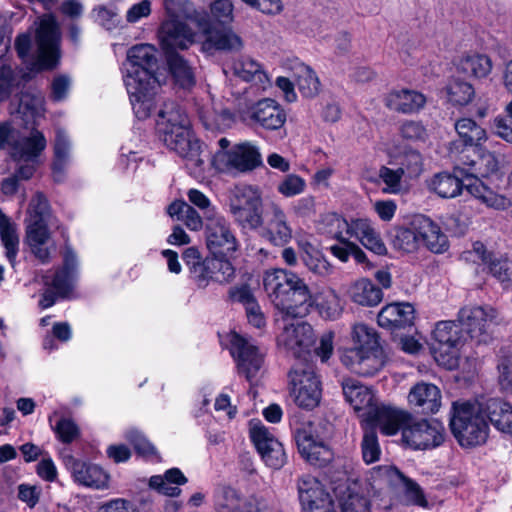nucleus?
Segmentation results:
<instances>
[{
    "mask_svg": "<svg viewBox=\"0 0 512 512\" xmlns=\"http://www.w3.org/2000/svg\"><path fill=\"white\" fill-rule=\"evenodd\" d=\"M263 287L284 318L305 317L314 304L328 319H335L342 310L339 296L334 290L328 289L321 297H315L303 279L284 269L267 270L263 275Z\"/></svg>",
    "mask_w": 512,
    "mask_h": 512,
    "instance_id": "1",
    "label": "nucleus"
},
{
    "mask_svg": "<svg viewBox=\"0 0 512 512\" xmlns=\"http://www.w3.org/2000/svg\"><path fill=\"white\" fill-rule=\"evenodd\" d=\"M157 50L151 44H137L127 51L123 81L138 119H146L155 108L157 94Z\"/></svg>",
    "mask_w": 512,
    "mask_h": 512,
    "instance_id": "2",
    "label": "nucleus"
},
{
    "mask_svg": "<svg viewBox=\"0 0 512 512\" xmlns=\"http://www.w3.org/2000/svg\"><path fill=\"white\" fill-rule=\"evenodd\" d=\"M156 131L163 144L185 160L192 175L202 176L204 160L200 141L193 136L190 121L177 103L169 101L163 104L157 114Z\"/></svg>",
    "mask_w": 512,
    "mask_h": 512,
    "instance_id": "3",
    "label": "nucleus"
},
{
    "mask_svg": "<svg viewBox=\"0 0 512 512\" xmlns=\"http://www.w3.org/2000/svg\"><path fill=\"white\" fill-rule=\"evenodd\" d=\"M36 29V56L31 57V37L28 33L20 34L15 40V48L18 56L26 63L31 64V69L36 71L52 69L57 66L60 59L61 32L59 24L52 14H45L39 18Z\"/></svg>",
    "mask_w": 512,
    "mask_h": 512,
    "instance_id": "4",
    "label": "nucleus"
},
{
    "mask_svg": "<svg viewBox=\"0 0 512 512\" xmlns=\"http://www.w3.org/2000/svg\"><path fill=\"white\" fill-rule=\"evenodd\" d=\"M342 390L345 400L361 413L366 425H378L380 431L387 436H392L396 426L392 424L407 417L399 411V408L378 404L372 390L356 379L347 378L342 382Z\"/></svg>",
    "mask_w": 512,
    "mask_h": 512,
    "instance_id": "5",
    "label": "nucleus"
},
{
    "mask_svg": "<svg viewBox=\"0 0 512 512\" xmlns=\"http://www.w3.org/2000/svg\"><path fill=\"white\" fill-rule=\"evenodd\" d=\"M486 418L485 404L470 401L453 403L450 427L462 447H474L486 442L489 434Z\"/></svg>",
    "mask_w": 512,
    "mask_h": 512,
    "instance_id": "6",
    "label": "nucleus"
},
{
    "mask_svg": "<svg viewBox=\"0 0 512 512\" xmlns=\"http://www.w3.org/2000/svg\"><path fill=\"white\" fill-rule=\"evenodd\" d=\"M218 147L212 157V165L220 172L247 173L263 164L259 148L250 142L230 147V141L223 137L218 140Z\"/></svg>",
    "mask_w": 512,
    "mask_h": 512,
    "instance_id": "7",
    "label": "nucleus"
},
{
    "mask_svg": "<svg viewBox=\"0 0 512 512\" xmlns=\"http://www.w3.org/2000/svg\"><path fill=\"white\" fill-rule=\"evenodd\" d=\"M400 412L407 415L403 420L392 422L396 426L397 434L402 432V440L415 450L432 449L440 446L444 441V427L436 421L415 420L413 416L402 409Z\"/></svg>",
    "mask_w": 512,
    "mask_h": 512,
    "instance_id": "8",
    "label": "nucleus"
},
{
    "mask_svg": "<svg viewBox=\"0 0 512 512\" xmlns=\"http://www.w3.org/2000/svg\"><path fill=\"white\" fill-rule=\"evenodd\" d=\"M432 353L435 361L446 369L459 366L460 350L466 337L459 324L454 321H441L433 331Z\"/></svg>",
    "mask_w": 512,
    "mask_h": 512,
    "instance_id": "9",
    "label": "nucleus"
},
{
    "mask_svg": "<svg viewBox=\"0 0 512 512\" xmlns=\"http://www.w3.org/2000/svg\"><path fill=\"white\" fill-rule=\"evenodd\" d=\"M262 192L254 185L237 186L229 200V211L243 228L257 229L263 224Z\"/></svg>",
    "mask_w": 512,
    "mask_h": 512,
    "instance_id": "10",
    "label": "nucleus"
},
{
    "mask_svg": "<svg viewBox=\"0 0 512 512\" xmlns=\"http://www.w3.org/2000/svg\"><path fill=\"white\" fill-rule=\"evenodd\" d=\"M291 395L295 403L304 409L315 408L321 399V382L309 362H296L289 374Z\"/></svg>",
    "mask_w": 512,
    "mask_h": 512,
    "instance_id": "11",
    "label": "nucleus"
},
{
    "mask_svg": "<svg viewBox=\"0 0 512 512\" xmlns=\"http://www.w3.org/2000/svg\"><path fill=\"white\" fill-rule=\"evenodd\" d=\"M230 353L236 362L238 374L250 383L256 381L264 368V352L250 338L238 333L229 336Z\"/></svg>",
    "mask_w": 512,
    "mask_h": 512,
    "instance_id": "12",
    "label": "nucleus"
},
{
    "mask_svg": "<svg viewBox=\"0 0 512 512\" xmlns=\"http://www.w3.org/2000/svg\"><path fill=\"white\" fill-rule=\"evenodd\" d=\"M76 267V255L67 247L63 256L62 268L44 276L46 288L39 302L42 308L53 306L58 297H66L71 292L76 277Z\"/></svg>",
    "mask_w": 512,
    "mask_h": 512,
    "instance_id": "13",
    "label": "nucleus"
},
{
    "mask_svg": "<svg viewBox=\"0 0 512 512\" xmlns=\"http://www.w3.org/2000/svg\"><path fill=\"white\" fill-rule=\"evenodd\" d=\"M459 146L456 142L450 143V155L455 158L456 168L463 166L462 169L467 175L486 178L500 170V158L496 152L487 151L479 146L473 150L477 158L471 159L470 149L459 150Z\"/></svg>",
    "mask_w": 512,
    "mask_h": 512,
    "instance_id": "14",
    "label": "nucleus"
},
{
    "mask_svg": "<svg viewBox=\"0 0 512 512\" xmlns=\"http://www.w3.org/2000/svg\"><path fill=\"white\" fill-rule=\"evenodd\" d=\"M205 239L214 256H227L238 249V241L229 221L221 213H210L205 220Z\"/></svg>",
    "mask_w": 512,
    "mask_h": 512,
    "instance_id": "15",
    "label": "nucleus"
},
{
    "mask_svg": "<svg viewBox=\"0 0 512 512\" xmlns=\"http://www.w3.org/2000/svg\"><path fill=\"white\" fill-rule=\"evenodd\" d=\"M249 435L264 463L273 469H280L287 460L282 443L259 420L249 423Z\"/></svg>",
    "mask_w": 512,
    "mask_h": 512,
    "instance_id": "16",
    "label": "nucleus"
},
{
    "mask_svg": "<svg viewBox=\"0 0 512 512\" xmlns=\"http://www.w3.org/2000/svg\"><path fill=\"white\" fill-rule=\"evenodd\" d=\"M278 346L296 358V362H308L310 348L314 343V333L311 325L306 322H296L285 325L277 337Z\"/></svg>",
    "mask_w": 512,
    "mask_h": 512,
    "instance_id": "17",
    "label": "nucleus"
},
{
    "mask_svg": "<svg viewBox=\"0 0 512 512\" xmlns=\"http://www.w3.org/2000/svg\"><path fill=\"white\" fill-rule=\"evenodd\" d=\"M494 319L495 310L488 306H465L458 313V321L466 334L478 344L490 340Z\"/></svg>",
    "mask_w": 512,
    "mask_h": 512,
    "instance_id": "18",
    "label": "nucleus"
},
{
    "mask_svg": "<svg viewBox=\"0 0 512 512\" xmlns=\"http://www.w3.org/2000/svg\"><path fill=\"white\" fill-rule=\"evenodd\" d=\"M295 441L300 455L310 464L322 466L332 459V452L315 434L311 423H304L295 431Z\"/></svg>",
    "mask_w": 512,
    "mask_h": 512,
    "instance_id": "19",
    "label": "nucleus"
},
{
    "mask_svg": "<svg viewBox=\"0 0 512 512\" xmlns=\"http://www.w3.org/2000/svg\"><path fill=\"white\" fill-rule=\"evenodd\" d=\"M63 463L78 485L97 490L108 487L109 475L99 465L76 459L72 455L64 456Z\"/></svg>",
    "mask_w": 512,
    "mask_h": 512,
    "instance_id": "20",
    "label": "nucleus"
},
{
    "mask_svg": "<svg viewBox=\"0 0 512 512\" xmlns=\"http://www.w3.org/2000/svg\"><path fill=\"white\" fill-rule=\"evenodd\" d=\"M195 108L203 126L209 130H226L233 126L235 118L221 102H216L209 93L195 101Z\"/></svg>",
    "mask_w": 512,
    "mask_h": 512,
    "instance_id": "21",
    "label": "nucleus"
},
{
    "mask_svg": "<svg viewBox=\"0 0 512 512\" xmlns=\"http://www.w3.org/2000/svg\"><path fill=\"white\" fill-rule=\"evenodd\" d=\"M263 237L276 246L287 244L292 238V227L283 207L272 201L267 205L263 219Z\"/></svg>",
    "mask_w": 512,
    "mask_h": 512,
    "instance_id": "22",
    "label": "nucleus"
},
{
    "mask_svg": "<svg viewBox=\"0 0 512 512\" xmlns=\"http://www.w3.org/2000/svg\"><path fill=\"white\" fill-rule=\"evenodd\" d=\"M342 363L353 373L360 376H373L385 364V355L382 348L370 351L345 350L341 357Z\"/></svg>",
    "mask_w": 512,
    "mask_h": 512,
    "instance_id": "23",
    "label": "nucleus"
},
{
    "mask_svg": "<svg viewBox=\"0 0 512 512\" xmlns=\"http://www.w3.org/2000/svg\"><path fill=\"white\" fill-rule=\"evenodd\" d=\"M298 496L304 512L330 509L333 507L331 495L325 491L317 478L303 475L297 482Z\"/></svg>",
    "mask_w": 512,
    "mask_h": 512,
    "instance_id": "24",
    "label": "nucleus"
},
{
    "mask_svg": "<svg viewBox=\"0 0 512 512\" xmlns=\"http://www.w3.org/2000/svg\"><path fill=\"white\" fill-rule=\"evenodd\" d=\"M347 230L346 241L357 240L377 255L386 254L387 248L370 219L351 218Z\"/></svg>",
    "mask_w": 512,
    "mask_h": 512,
    "instance_id": "25",
    "label": "nucleus"
},
{
    "mask_svg": "<svg viewBox=\"0 0 512 512\" xmlns=\"http://www.w3.org/2000/svg\"><path fill=\"white\" fill-rule=\"evenodd\" d=\"M249 118L258 126L266 130H278L286 122V113L275 100L265 98L255 103L249 109Z\"/></svg>",
    "mask_w": 512,
    "mask_h": 512,
    "instance_id": "26",
    "label": "nucleus"
},
{
    "mask_svg": "<svg viewBox=\"0 0 512 512\" xmlns=\"http://www.w3.org/2000/svg\"><path fill=\"white\" fill-rule=\"evenodd\" d=\"M162 45L166 50L187 49L196 38L195 31L181 20H166L160 29Z\"/></svg>",
    "mask_w": 512,
    "mask_h": 512,
    "instance_id": "27",
    "label": "nucleus"
},
{
    "mask_svg": "<svg viewBox=\"0 0 512 512\" xmlns=\"http://www.w3.org/2000/svg\"><path fill=\"white\" fill-rule=\"evenodd\" d=\"M213 505L216 512H270L266 507L249 502L228 486H221L215 490Z\"/></svg>",
    "mask_w": 512,
    "mask_h": 512,
    "instance_id": "28",
    "label": "nucleus"
},
{
    "mask_svg": "<svg viewBox=\"0 0 512 512\" xmlns=\"http://www.w3.org/2000/svg\"><path fill=\"white\" fill-rule=\"evenodd\" d=\"M47 140L44 134L33 128L29 135L20 136L17 144L13 147L10 157L16 161L40 162V156L46 149Z\"/></svg>",
    "mask_w": 512,
    "mask_h": 512,
    "instance_id": "29",
    "label": "nucleus"
},
{
    "mask_svg": "<svg viewBox=\"0 0 512 512\" xmlns=\"http://www.w3.org/2000/svg\"><path fill=\"white\" fill-rule=\"evenodd\" d=\"M485 414L502 437L512 441V404L501 398H490L485 402Z\"/></svg>",
    "mask_w": 512,
    "mask_h": 512,
    "instance_id": "30",
    "label": "nucleus"
},
{
    "mask_svg": "<svg viewBox=\"0 0 512 512\" xmlns=\"http://www.w3.org/2000/svg\"><path fill=\"white\" fill-rule=\"evenodd\" d=\"M485 414L502 437L512 441V404L501 398H490L485 402Z\"/></svg>",
    "mask_w": 512,
    "mask_h": 512,
    "instance_id": "31",
    "label": "nucleus"
},
{
    "mask_svg": "<svg viewBox=\"0 0 512 512\" xmlns=\"http://www.w3.org/2000/svg\"><path fill=\"white\" fill-rule=\"evenodd\" d=\"M205 40L202 43V50L206 53L213 51L238 52L243 48L241 37L232 29H214L204 30Z\"/></svg>",
    "mask_w": 512,
    "mask_h": 512,
    "instance_id": "32",
    "label": "nucleus"
},
{
    "mask_svg": "<svg viewBox=\"0 0 512 512\" xmlns=\"http://www.w3.org/2000/svg\"><path fill=\"white\" fill-rule=\"evenodd\" d=\"M461 257L465 261L486 265L489 272L500 282H505L508 279L506 259L487 253L482 242L477 241L473 243L472 249L464 251Z\"/></svg>",
    "mask_w": 512,
    "mask_h": 512,
    "instance_id": "33",
    "label": "nucleus"
},
{
    "mask_svg": "<svg viewBox=\"0 0 512 512\" xmlns=\"http://www.w3.org/2000/svg\"><path fill=\"white\" fill-rule=\"evenodd\" d=\"M414 314V307L410 303H391L380 310L377 322L380 327L388 330L404 328L413 323Z\"/></svg>",
    "mask_w": 512,
    "mask_h": 512,
    "instance_id": "34",
    "label": "nucleus"
},
{
    "mask_svg": "<svg viewBox=\"0 0 512 512\" xmlns=\"http://www.w3.org/2000/svg\"><path fill=\"white\" fill-rule=\"evenodd\" d=\"M408 402L425 414H434L441 406V392L432 383L419 382L410 389Z\"/></svg>",
    "mask_w": 512,
    "mask_h": 512,
    "instance_id": "35",
    "label": "nucleus"
},
{
    "mask_svg": "<svg viewBox=\"0 0 512 512\" xmlns=\"http://www.w3.org/2000/svg\"><path fill=\"white\" fill-rule=\"evenodd\" d=\"M426 97L419 91L412 89H397L389 92L385 97L388 108L404 114H413L420 111L426 104Z\"/></svg>",
    "mask_w": 512,
    "mask_h": 512,
    "instance_id": "36",
    "label": "nucleus"
},
{
    "mask_svg": "<svg viewBox=\"0 0 512 512\" xmlns=\"http://www.w3.org/2000/svg\"><path fill=\"white\" fill-rule=\"evenodd\" d=\"M416 224L420 239V247L425 246L431 252L443 253L448 248L447 236L441 228L426 216H417Z\"/></svg>",
    "mask_w": 512,
    "mask_h": 512,
    "instance_id": "37",
    "label": "nucleus"
},
{
    "mask_svg": "<svg viewBox=\"0 0 512 512\" xmlns=\"http://www.w3.org/2000/svg\"><path fill=\"white\" fill-rule=\"evenodd\" d=\"M373 478H383L391 484L402 482L406 488L408 497L414 504L423 507L427 505V501L419 485L406 478L396 467L378 466L373 469Z\"/></svg>",
    "mask_w": 512,
    "mask_h": 512,
    "instance_id": "38",
    "label": "nucleus"
},
{
    "mask_svg": "<svg viewBox=\"0 0 512 512\" xmlns=\"http://www.w3.org/2000/svg\"><path fill=\"white\" fill-rule=\"evenodd\" d=\"M233 72L244 81L253 82L260 89L265 90L270 85V79L261 64L248 56H242L234 62Z\"/></svg>",
    "mask_w": 512,
    "mask_h": 512,
    "instance_id": "39",
    "label": "nucleus"
},
{
    "mask_svg": "<svg viewBox=\"0 0 512 512\" xmlns=\"http://www.w3.org/2000/svg\"><path fill=\"white\" fill-rule=\"evenodd\" d=\"M429 191L444 199L459 196L464 188L462 180L454 174L441 172L427 180Z\"/></svg>",
    "mask_w": 512,
    "mask_h": 512,
    "instance_id": "40",
    "label": "nucleus"
},
{
    "mask_svg": "<svg viewBox=\"0 0 512 512\" xmlns=\"http://www.w3.org/2000/svg\"><path fill=\"white\" fill-rule=\"evenodd\" d=\"M17 113L26 124L37 125L45 115V99L40 93L25 92L21 95Z\"/></svg>",
    "mask_w": 512,
    "mask_h": 512,
    "instance_id": "41",
    "label": "nucleus"
},
{
    "mask_svg": "<svg viewBox=\"0 0 512 512\" xmlns=\"http://www.w3.org/2000/svg\"><path fill=\"white\" fill-rule=\"evenodd\" d=\"M299 246L302 250V261L310 272L321 277L332 274L333 266L318 248L307 241H300Z\"/></svg>",
    "mask_w": 512,
    "mask_h": 512,
    "instance_id": "42",
    "label": "nucleus"
},
{
    "mask_svg": "<svg viewBox=\"0 0 512 512\" xmlns=\"http://www.w3.org/2000/svg\"><path fill=\"white\" fill-rule=\"evenodd\" d=\"M0 239L5 249V256L14 268L19 253V235L16 224L6 215L0 216Z\"/></svg>",
    "mask_w": 512,
    "mask_h": 512,
    "instance_id": "43",
    "label": "nucleus"
},
{
    "mask_svg": "<svg viewBox=\"0 0 512 512\" xmlns=\"http://www.w3.org/2000/svg\"><path fill=\"white\" fill-rule=\"evenodd\" d=\"M349 294L355 303L362 306H375L381 302L383 297L382 290L366 278L357 280L350 287Z\"/></svg>",
    "mask_w": 512,
    "mask_h": 512,
    "instance_id": "44",
    "label": "nucleus"
},
{
    "mask_svg": "<svg viewBox=\"0 0 512 512\" xmlns=\"http://www.w3.org/2000/svg\"><path fill=\"white\" fill-rule=\"evenodd\" d=\"M71 154V143L66 131L62 128L56 129L54 140V161L53 174L57 181H60L64 170L69 163Z\"/></svg>",
    "mask_w": 512,
    "mask_h": 512,
    "instance_id": "45",
    "label": "nucleus"
},
{
    "mask_svg": "<svg viewBox=\"0 0 512 512\" xmlns=\"http://www.w3.org/2000/svg\"><path fill=\"white\" fill-rule=\"evenodd\" d=\"M455 130L464 143V149L479 147L487 140L485 129L471 118H461L457 120Z\"/></svg>",
    "mask_w": 512,
    "mask_h": 512,
    "instance_id": "46",
    "label": "nucleus"
},
{
    "mask_svg": "<svg viewBox=\"0 0 512 512\" xmlns=\"http://www.w3.org/2000/svg\"><path fill=\"white\" fill-rule=\"evenodd\" d=\"M457 68L467 76L485 78L492 70V61L484 54H467L459 60Z\"/></svg>",
    "mask_w": 512,
    "mask_h": 512,
    "instance_id": "47",
    "label": "nucleus"
},
{
    "mask_svg": "<svg viewBox=\"0 0 512 512\" xmlns=\"http://www.w3.org/2000/svg\"><path fill=\"white\" fill-rule=\"evenodd\" d=\"M167 62L175 82L183 89H190L195 85L194 69L177 53H169Z\"/></svg>",
    "mask_w": 512,
    "mask_h": 512,
    "instance_id": "48",
    "label": "nucleus"
},
{
    "mask_svg": "<svg viewBox=\"0 0 512 512\" xmlns=\"http://www.w3.org/2000/svg\"><path fill=\"white\" fill-rule=\"evenodd\" d=\"M294 75L300 93L306 98L315 97L320 91V81L314 70L304 63L295 66Z\"/></svg>",
    "mask_w": 512,
    "mask_h": 512,
    "instance_id": "49",
    "label": "nucleus"
},
{
    "mask_svg": "<svg viewBox=\"0 0 512 512\" xmlns=\"http://www.w3.org/2000/svg\"><path fill=\"white\" fill-rule=\"evenodd\" d=\"M333 493L341 507L342 512H369L368 501L349 491L346 484L333 487Z\"/></svg>",
    "mask_w": 512,
    "mask_h": 512,
    "instance_id": "50",
    "label": "nucleus"
},
{
    "mask_svg": "<svg viewBox=\"0 0 512 512\" xmlns=\"http://www.w3.org/2000/svg\"><path fill=\"white\" fill-rule=\"evenodd\" d=\"M394 247L407 253L414 252L420 248V239L416 217L409 227H400L396 230L393 238Z\"/></svg>",
    "mask_w": 512,
    "mask_h": 512,
    "instance_id": "51",
    "label": "nucleus"
},
{
    "mask_svg": "<svg viewBox=\"0 0 512 512\" xmlns=\"http://www.w3.org/2000/svg\"><path fill=\"white\" fill-rule=\"evenodd\" d=\"M352 339L354 347L348 350L370 351L374 348H382L379 344L376 331L362 323L354 325Z\"/></svg>",
    "mask_w": 512,
    "mask_h": 512,
    "instance_id": "52",
    "label": "nucleus"
},
{
    "mask_svg": "<svg viewBox=\"0 0 512 512\" xmlns=\"http://www.w3.org/2000/svg\"><path fill=\"white\" fill-rule=\"evenodd\" d=\"M447 99L454 105H466L474 96V88L466 81L452 78L445 87Z\"/></svg>",
    "mask_w": 512,
    "mask_h": 512,
    "instance_id": "53",
    "label": "nucleus"
},
{
    "mask_svg": "<svg viewBox=\"0 0 512 512\" xmlns=\"http://www.w3.org/2000/svg\"><path fill=\"white\" fill-rule=\"evenodd\" d=\"M320 229L338 241H346L348 220L336 213H327L321 218Z\"/></svg>",
    "mask_w": 512,
    "mask_h": 512,
    "instance_id": "54",
    "label": "nucleus"
},
{
    "mask_svg": "<svg viewBox=\"0 0 512 512\" xmlns=\"http://www.w3.org/2000/svg\"><path fill=\"white\" fill-rule=\"evenodd\" d=\"M361 442L362 457L365 463L371 464L379 460L381 449L375 427L378 425H366Z\"/></svg>",
    "mask_w": 512,
    "mask_h": 512,
    "instance_id": "55",
    "label": "nucleus"
},
{
    "mask_svg": "<svg viewBox=\"0 0 512 512\" xmlns=\"http://www.w3.org/2000/svg\"><path fill=\"white\" fill-rule=\"evenodd\" d=\"M399 164V170L408 179L418 178L423 172V157L416 150L405 151Z\"/></svg>",
    "mask_w": 512,
    "mask_h": 512,
    "instance_id": "56",
    "label": "nucleus"
},
{
    "mask_svg": "<svg viewBox=\"0 0 512 512\" xmlns=\"http://www.w3.org/2000/svg\"><path fill=\"white\" fill-rule=\"evenodd\" d=\"M307 187V183L300 175L291 173L285 175L276 186L277 192L284 198H292L302 194Z\"/></svg>",
    "mask_w": 512,
    "mask_h": 512,
    "instance_id": "57",
    "label": "nucleus"
},
{
    "mask_svg": "<svg viewBox=\"0 0 512 512\" xmlns=\"http://www.w3.org/2000/svg\"><path fill=\"white\" fill-rule=\"evenodd\" d=\"M49 423L57 438L63 443L69 444L80 435L78 426L69 418H61L54 424L53 416H50Z\"/></svg>",
    "mask_w": 512,
    "mask_h": 512,
    "instance_id": "58",
    "label": "nucleus"
},
{
    "mask_svg": "<svg viewBox=\"0 0 512 512\" xmlns=\"http://www.w3.org/2000/svg\"><path fill=\"white\" fill-rule=\"evenodd\" d=\"M27 212V221L48 222L50 207L47 198L42 193H36L30 200Z\"/></svg>",
    "mask_w": 512,
    "mask_h": 512,
    "instance_id": "59",
    "label": "nucleus"
},
{
    "mask_svg": "<svg viewBox=\"0 0 512 512\" xmlns=\"http://www.w3.org/2000/svg\"><path fill=\"white\" fill-rule=\"evenodd\" d=\"M379 178L385 184L383 192L387 194H398L402 190L401 179L404 176L398 169L394 170L386 166L379 169Z\"/></svg>",
    "mask_w": 512,
    "mask_h": 512,
    "instance_id": "60",
    "label": "nucleus"
},
{
    "mask_svg": "<svg viewBox=\"0 0 512 512\" xmlns=\"http://www.w3.org/2000/svg\"><path fill=\"white\" fill-rule=\"evenodd\" d=\"M21 132L16 129L10 120L0 122V150H6L9 155L13 152V147L17 144Z\"/></svg>",
    "mask_w": 512,
    "mask_h": 512,
    "instance_id": "61",
    "label": "nucleus"
},
{
    "mask_svg": "<svg viewBox=\"0 0 512 512\" xmlns=\"http://www.w3.org/2000/svg\"><path fill=\"white\" fill-rule=\"evenodd\" d=\"M26 234L29 246L47 244L50 238L47 222L27 221Z\"/></svg>",
    "mask_w": 512,
    "mask_h": 512,
    "instance_id": "62",
    "label": "nucleus"
},
{
    "mask_svg": "<svg viewBox=\"0 0 512 512\" xmlns=\"http://www.w3.org/2000/svg\"><path fill=\"white\" fill-rule=\"evenodd\" d=\"M233 10L231 0H215L210 5L212 19L221 24H229L233 21Z\"/></svg>",
    "mask_w": 512,
    "mask_h": 512,
    "instance_id": "63",
    "label": "nucleus"
},
{
    "mask_svg": "<svg viewBox=\"0 0 512 512\" xmlns=\"http://www.w3.org/2000/svg\"><path fill=\"white\" fill-rule=\"evenodd\" d=\"M222 256L211 258L212 269H214V281L219 283L230 282L235 277V268L232 263Z\"/></svg>",
    "mask_w": 512,
    "mask_h": 512,
    "instance_id": "64",
    "label": "nucleus"
}]
</instances>
